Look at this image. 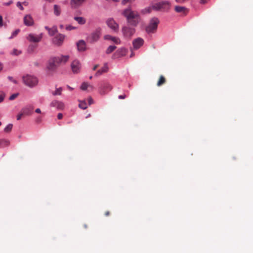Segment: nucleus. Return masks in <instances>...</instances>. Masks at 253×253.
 Masks as SVG:
<instances>
[{
	"instance_id": "obj_1",
	"label": "nucleus",
	"mask_w": 253,
	"mask_h": 253,
	"mask_svg": "<svg viewBox=\"0 0 253 253\" xmlns=\"http://www.w3.org/2000/svg\"><path fill=\"white\" fill-rule=\"evenodd\" d=\"M123 15L126 18L128 25L136 27L139 23L140 17L138 13L135 11H132L130 8H126L123 12Z\"/></svg>"
},
{
	"instance_id": "obj_2",
	"label": "nucleus",
	"mask_w": 253,
	"mask_h": 253,
	"mask_svg": "<svg viewBox=\"0 0 253 253\" xmlns=\"http://www.w3.org/2000/svg\"><path fill=\"white\" fill-rule=\"evenodd\" d=\"M69 55H61L50 58L48 61L47 68L50 71L55 70L60 64H65L69 59Z\"/></svg>"
},
{
	"instance_id": "obj_3",
	"label": "nucleus",
	"mask_w": 253,
	"mask_h": 253,
	"mask_svg": "<svg viewBox=\"0 0 253 253\" xmlns=\"http://www.w3.org/2000/svg\"><path fill=\"white\" fill-rule=\"evenodd\" d=\"M170 5V3L168 1H162L154 4L152 6L145 8L144 10L146 12H151L152 9L156 11L164 10L168 9Z\"/></svg>"
},
{
	"instance_id": "obj_4",
	"label": "nucleus",
	"mask_w": 253,
	"mask_h": 253,
	"mask_svg": "<svg viewBox=\"0 0 253 253\" xmlns=\"http://www.w3.org/2000/svg\"><path fill=\"white\" fill-rule=\"evenodd\" d=\"M22 79L24 84L30 87L36 86L38 83L37 78L32 75H27L24 76Z\"/></svg>"
},
{
	"instance_id": "obj_5",
	"label": "nucleus",
	"mask_w": 253,
	"mask_h": 253,
	"mask_svg": "<svg viewBox=\"0 0 253 253\" xmlns=\"http://www.w3.org/2000/svg\"><path fill=\"white\" fill-rule=\"evenodd\" d=\"M101 28H97L93 32H92L87 38V41L90 43L96 42L101 35Z\"/></svg>"
},
{
	"instance_id": "obj_6",
	"label": "nucleus",
	"mask_w": 253,
	"mask_h": 253,
	"mask_svg": "<svg viewBox=\"0 0 253 253\" xmlns=\"http://www.w3.org/2000/svg\"><path fill=\"white\" fill-rule=\"evenodd\" d=\"M159 20L157 18L154 17L150 20V23L146 27V31L148 33H154L157 30Z\"/></svg>"
},
{
	"instance_id": "obj_7",
	"label": "nucleus",
	"mask_w": 253,
	"mask_h": 253,
	"mask_svg": "<svg viewBox=\"0 0 253 253\" xmlns=\"http://www.w3.org/2000/svg\"><path fill=\"white\" fill-rule=\"evenodd\" d=\"M122 32L125 38L130 39L135 33V30L134 28L124 26L122 28Z\"/></svg>"
},
{
	"instance_id": "obj_8",
	"label": "nucleus",
	"mask_w": 253,
	"mask_h": 253,
	"mask_svg": "<svg viewBox=\"0 0 253 253\" xmlns=\"http://www.w3.org/2000/svg\"><path fill=\"white\" fill-rule=\"evenodd\" d=\"M42 33H41L39 35H35L31 33L28 35L27 39L30 42L38 43L42 40Z\"/></svg>"
},
{
	"instance_id": "obj_9",
	"label": "nucleus",
	"mask_w": 253,
	"mask_h": 253,
	"mask_svg": "<svg viewBox=\"0 0 253 253\" xmlns=\"http://www.w3.org/2000/svg\"><path fill=\"white\" fill-rule=\"evenodd\" d=\"M107 26L115 32L119 31V24L113 18H109L106 21Z\"/></svg>"
},
{
	"instance_id": "obj_10",
	"label": "nucleus",
	"mask_w": 253,
	"mask_h": 253,
	"mask_svg": "<svg viewBox=\"0 0 253 253\" xmlns=\"http://www.w3.org/2000/svg\"><path fill=\"white\" fill-rule=\"evenodd\" d=\"M71 68L72 71L74 74H78L80 72L81 64L79 61L75 60L72 62L71 64Z\"/></svg>"
},
{
	"instance_id": "obj_11",
	"label": "nucleus",
	"mask_w": 253,
	"mask_h": 253,
	"mask_svg": "<svg viewBox=\"0 0 253 253\" xmlns=\"http://www.w3.org/2000/svg\"><path fill=\"white\" fill-rule=\"evenodd\" d=\"M113 89L112 85L108 82L103 83L100 87V93L104 94L106 92L111 91Z\"/></svg>"
},
{
	"instance_id": "obj_12",
	"label": "nucleus",
	"mask_w": 253,
	"mask_h": 253,
	"mask_svg": "<svg viewBox=\"0 0 253 253\" xmlns=\"http://www.w3.org/2000/svg\"><path fill=\"white\" fill-rule=\"evenodd\" d=\"M65 39V36L61 34L57 35L52 40L53 43L57 45L60 46L63 43Z\"/></svg>"
},
{
	"instance_id": "obj_13",
	"label": "nucleus",
	"mask_w": 253,
	"mask_h": 253,
	"mask_svg": "<svg viewBox=\"0 0 253 253\" xmlns=\"http://www.w3.org/2000/svg\"><path fill=\"white\" fill-rule=\"evenodd\" d=\"M144 43V40L141 38H138L133 41L132 44L135 49L139 48Z\"/></svg>"
},
{
	"instance_id": "obj_14",
	"label": "nucleus",
	"mask_w": 253,
	"mask_h": 253,
	"mask_svg": "<svg viewBox=\"0 0 253 253\" xmlns=\"http://www.w3.org/2000/svg\"><path fill=\"white\" fill-rule=\"evenodd\" d=\"M50 105L51 106L55 107L58 110H63L65 107V105L63 102L56 100L53 101Z\"/></svg>"
},
{
	"instance_id": "obj_15",
	"label": "nucleus",
	"mask_w": 253,
	"mask_h": 253,
	"mask_svg": "<svg viewBox=\"0 0 253 253\" xmlns=\"http://www.w3.org/2000/svg\"><path fill=\"white\" fill-rule=\"evenodd\" d=\"M104 39L105 40H110L117 44H119L121 43V40L119 38L113 37L109 35H105L104 36Z\"/></svg>"
},
{
	"instance_id": "obj_16",
	"label": "nucleus",
	"mask_w": 253,
	"mask_h": 253,
	"mask_svg": "<svg viewBox=\"0 0 253 253\" xmlns=\"http://www.w3.org/2000/svg\"><path fill=\"white\" fill-rule=\"evenodd\" d=\"M24 23L25 25L30 26L33 25L34 20L30 15H26L24 18Z\"/></svg>"
},
{
	"instance_id": "obj_17",
	"label": "nucleus",
	"mask_w": 253,
	"mask_h": 253,
	"mask_svg": "<svg viewBox=\"0 0 253 253\" xmlns=\"http://www.w3.org/2000/svg\"><path fill=\"white\" fill-rule=\"evenodd\" d=\"M44 28L48 31V35L50 36H53L58 32L57 28L56 26H54L51 28L45 26Z\"/></svg>"
},
{
	"instance_id": "obj_18",
	"label": "nucleus",
	"mask_w": 253,
	"mask_h": 253,
	"mask_svg": "<svg viewBox=\"0 0 253 253\" xmlns=\"http://www.w3.org/2000/svg\"><path fill=\"white\" fill-rule=\"evenodd\" d=\"M33 109L34 108L32 106H26L22 108L21 111L24 115L29 116L32 114Z\"/></svg>"
},
{
	"instance_id": "obj_19",
	"label": "nucleus",
	"mask_w": 253,
	"mask_h": 253,
	"mask_svg": "<svg viewBox=\"0 0 253 253\" xmlns=\"http://www.w3.org/2000/svg\"><path fill=\"white\" fill-rule=\"evenodd\" d=\"M109 70V68L107 64H105L104 66L100 69L98 70L95 74L96 77H98L103 73H107Z\"/></svg>"
},
{
	"instance_id": "obj_20",
	"label": "nucleus",
	"mask_w": 253,
	"mask_h": 253,
	"mask_svg": "<svg viewBox=\"0 0 253 253\" xmlns=\"http://www.w3.org/2000/svg\"><path fill=\"white\" fill-rule=\"evenodd\" d=\"M84 0H71L70 4L72 8H77L80 6Z\"/></svg>"
},
{
	"instance_id": "obj_21",
	"label": "nucleus",
	"mask_w": 253,
	"mask_h": 253,
	"mask_svg": "<svg viewBox=\"0 0 253 253\" xmlns=\"http://www.w3.org/2000/svg\"><path fill=\"white\" fill-rule=\"evenodd\" d=\"M78 49L80 51H84L86 49L85 42L83 40L80 41L77 44Z\"/></svg>"
},
{
	"instance_id": "obj_22",
	"label": "nucleus",
	"mask_w": 253,
	"mask_h": 253,
	"mask_svg": "<svg viewBox=\"0 0 253 253\" xmlns=\"http://www.w3.org/2000/svg\"><path fill=\"white\" fill-rule=\"evenodd\" d=\"M174 9L176 12L183 14H186L187 12V8L184 6H176Z\"/></svg>"
},
{
	"instance_id": "obj_23",
	"label": "nucleus",
	"mask_w": 253,
	"mask_h": 253,
	"mask_svg": "<svg viewBox=\"0 0 253 253\" xmlns=\"http://www.w3.org/2000/svg\"><path fill=\"white\" fill-rule=\"evenodd\" d=\"M10 145V141L5 139H0V148H3Z\"/></svg>"
},
{
	"instance_id": "obj_24",
	"label": "nucleus",
	"mask_w": 253,
	"mask_h": 253,
	"mask_svg": "<svg viewBox=\"0 0 253 253\" xmlns=\"http://www.w3.org/2000/svg\"><path fill=\"white\" fill-rule=\"evenodd\" d=\"M167 82L166 78L163 76L161 75L160 76L159 79L157 82V85L158 86H160L164 84Z\"/></svg>"
},
{
	"instance_id": "obj_25",
	"label": "nucleus",
	"mask_w": 253,
	"mask_h": 253,
	"mask_svg": "<svg viewBox=\"0 0 253 253\" xmlns=\"http://www.w3.org/2000/svg\"><path fill=\"white\" fill-rule=\"evenodd\" d=\"M74 19L80 25H84L86 22L85 19L83 17L75 16Z\"/></svg>"
},
{
	"instance_id": "obj_26",
	"label": "nucleus",
	"mask_w": 253,
	"mask_h": 253,
	"mask_svg": "<svg viewBox=\"0 0 253 253\" xmlns=\"http://www.w3.org/2000/svg\"><path fill=\"white\" fill-rule=\"evenodd\" d=\"M54 14L56 16H59L61 14V10L60 6L55 4L53 6Z\"/></svg>"
},
{
	"instance_id": "obj_27",
	"label": "nucleus",
	"mask_w": 253,
	"mask_h": 253,
	"mask_svg": "<svg viewBox=\"0 0 253 253\" xmlns=\"http://www.w3.org/2000/svg\"><path fill=\"white\" fill-rule=\"evenodd\" d=\"M117 47L115 45H110L106 50V54H110L112 53L116 49Z\"/></svg>"
},
{
	"instance_id": "obj_28",
	"label": "nucleus",
	"mask_w": 253,
	"mask_h": 253,
	"mask_svg": "<svg viewBox=\"0 0 253 253\" xmlns=\"http://www.w3.org/2000/svg\"><path fill=\"white\" fill-rule=\"evenodd\" d=\"M62 87L57 88L55 91L52 92V94L54 96L60 95L62 93Z\"/></svg>"
},
{
	"instance_id": "obj_29",
	"label": "nucleus",
	"mask_w": 253,
	"mask_h": 253,
	"mask_svg": "<svg viewBox=\"0 0 253 253\" xmlns=\"http://www.w3.org/2000/svg\"><path fill=\"white\" fill-rule=\"evenodd\" d=\"M126 49L121 48L117 51L116 54H118L119 56H123L126 54Z\"/></svg>"
},
{
	"instance_id": "obj_30",
	"label": "nucleus",
	"mask_w": 253,
	"mask_h": 253,
	"mask_svg": "<svg viewBox=\"0 0 253 253\" xmlns=\"http://www.w3.org/2000/svg\"><path fill=\"white\" fill-rule=\"evenodd\" d=\"M79 107L82 109H85L87 108V105L85 101H83L80 102Z\"/></svg>"
},
{
	"instance_id": "obj_31",
	"label": "nucleus",
	"mask_w": 253,
	"mask_h": 253,
	"mask_svg": "<svg viewBox=\"0 0 253 253\" xmlns=\"http://www.w3.org/2000/svg\"><path fill=\"white\" fill-rule=\"evenodd\" d=\"M37 47V45L36 44H30L29 47H28V50L29 52H32L34 51V50Z\"/></svg>"
},
{
	"instance_id": "obj_32",
	"label": "nucleus",
	"mask_w": 253,
	"mask_h": 253,
	"mask_svg": "<svg viewBox=\"0 0 253 253\" xmlns=\"http://www.w3.org/2000/svg\"><path fill=\"white\" fill-rule=\"evenodd\" d=\"M88 84L87 83H83L81 86V89L83 90H85L88 88Z\"/></svg>"
},
{
	"instance_id": "obj_33",
	"label": "nucleus",
	"mask_w": 253,
	"mask_h": 253,
	"mask_svg": "<svg viewBox=\"0 0 253 253\" xmlns=\"http://www.w3.org/2000/svg\"><path fill=\"white\" fill-rule=\"evenodd\" d=\"M12 124H9L4 129V131L6 132H9L12 128Z\"/></svg>"
},
{
	"instance_id": "obj_34",
	"label": "nucleus",
	"mask_w": 253,
	"mask_h": 253,
	"mask_svg": "<svg viewBox=\"0 0 253 253\" xmlns=\"http://www.w3.org/2000/svg\"><path fill=\"white\" fill-rule=\"evenodd\" d=\"M66 30L67 31H71L73 30H75L77 29L76 27L73 26L72 25H67L65 28Z\"/></svg>"
},
{
	"instance_id": "obj_35",
	"label": "nucleus",
	"mask_w": 253,
	"mask_h": 253,
	"mask_svg": "<svg viewBox=\"0 0 253 253\" xmlns=\"http://www.w3.org/2000/svg\"><path fill=\"white\" fill-rule=\"evenodd\" d=\"M20 30L19 29L16 30L13 33H12V35L11 37L9 38V39H12L14 37H15L19 32Z\"/></svg>"
},
{
	"instance_id": "obj_36",
	"label": "nucleus",
	"mask_w": 253,
	"mask_h": 253,
	"mask_svg": "<svg viewBox=\"0 0 253 253\" xmlns=\"http://www.w3.org/2000/svg\"><path fill=\"white\" fill-rule=\"evenodd\" d=\"M21 53V51H18V50L16 49H14L12 51V54L14 55H18Z\"/></svg>"
},
{
	"instance_id": "obj_37",
	"label": "nucleus",
	"mask_w": 253,
	"mask_h": 253,
	"mask_svg": "<svg viewBox=\"0 0 253 253\" xmlns=\"http://www.w3.org/2000/svg\"><path fill=\"white\" fill-rule=\"evenodd\" d=\"M18 93H14V94H12L10 97H9V100H14L15 98H16L17 96H18Z\"/></svg>"
},
{
	"instance_id": "obj_38",
	"label": "nucleus",
	"mask_w": 253,
	"mask_h": 253,
	"mask_svg": "<svg viewBox=\"0 0 253 253\" xmlns=\"http://www.w3.org/2000/svg\"><path fill=\"white\" fill-rule=\"evenodd\" d=\"M4 97V93L2 92H0V103L3 101Z\"/></svg>"
},
{
	"instance_id": "obj_39",
	"label": "nucleus",
	"mask_w": 253,
	"mask_h": 253,
	"mask_svg": "<svg viewBox=\"0 0 253 253\" xmlns=\"http://www.w3.org/2000/svg\"><path fill=\"white\" fill-rule=\"evenodd\" d=\"M7 78L9 81L12 82L13 83L15 84H17V82L15 80L13 79L12 77L8 76Z\"/></svg>"
},
{
	"instance_id": "obj_40",
	"label": "nucleus",
	"mask_w": 253,
	"mask_h": 253,
	"mask_svg": "<svg viewBox=\"0 0 253 253\" xmlns=\"http://www.w3.org/2000/svg\"><path fill=\"white\" fill-rule=\"evenodd\" d=\"M16 5L20 9V10H23L24 9V8L22 6L21 3L20 2H17Z\"/></svg>"
},
{
	"instance_id": "obj_41",
	"label": "nucleus",
	"mask_w": 253,
	"mask_h": 253,
	"mask_svg": "<svg viewBox=\"0 0 253 253\" xmlns=\"http://www.w3.org/2000/svg\"><path fill=\"white\" fill-rule=\"evenodd\" d=\"M24 115L23 114L22 112L21 111V113H19L17 116V120H20L21 119V117L24 116Z\"/></svg>"
},
{
	"instance_id": "obj_42",
	"label": "nucleus",
	"mask_w": 253,
	"mask_h": 253,
	"mask_svg": "<svg viewBox=\"0 0 253 253\" xmlns=\"http://www.w3.org/2000/svg\"><path fill=\"white\" fill-rule=\"evenodd\" d=\"M134 0H123L122 2L123 4H126V3L128 2H131Z\"/></svg>"
},
{
	"instance_id": "obj_43",
	"label": "nucleus",
	"mask_w": 253,
	"mask_h": 253,
	"mask_svg": "<svg viewBox=\"0 0 253 253\" xmlns=\"http://www.w3.org/2000/svg\"><path fill=\"white\" fill-rule=\"evenodd\" d=\"M13 3V1L12 0H9L8 2H4L3 3V5H5V6H9V5H10L11 4H12Z\"/></svg>"
},
{
	"instance_id": "obj_44",
	"label": "nucleus",
	"mask_w": 253,
	"mask_h": 253,
	"mask_svg": "<svg viewBox=\"0 0 253 253\" xmlns=\"http://www.w3.org/2000/svg\"><path fill=\"white\" fill-rule=\"evenodd\" d=\"M3 26V19L2 16L0 15V27Z\"/></svg>"
},
{
	"instance_id": "obj_45",
	"label": "nucleus",
	"mask_w": 253,
	"mask_h": 253,
	"mask_svg": "<svg viewBox=\"0 0 253 253\" xmlns=\"http://www.w3.org/2000/svg\"><path fill=\"white\" fill-rule=\"evenodd\" d=\"M126 97V95L125 94L120 95L118 96V98L120 99H125Z\"/></svg>"
},
{
	"instance_id": "obj_46",
	"label": "nucleus",
	"mask_w": 253,
	"mask_h": 253,
	"mask_svg": "<svg viewBox=\"0 0 253 253\" xmlns=\"http://www.w3.org/2000/svg\"><path fill=\"white\" fill-rule=\"evenodd\" d=\"M88 88H89V90L91 91L94 89V87L93 85L88 84Z\"/></svg>"
},
{
	"instance_id": "obj_47",
	"label": "nucleus",
	"mask_w": 253,
	"mask_h": 253,
	"mask_svg": "<svg viewBox=\"0 0 253 253\" xmlns=\"http://www.w3.org/2000/svg\"><path fill=\"white\" fill-rule=\"evenodd\" d=\"M88 102L89 105L93 103V99H92V98H91V97H89L88 99Z\"/></svg>"
},
{
	"instance_id": "obj_48",
	"label": "nucleus",
	"mask_w": 253,
	"mask_h": 253,
	"mask_svg": "<svg viewBox=\"0 0 253 253\" xmlns=\"http://www.w3.org/2000/svg\"><path fill=\"white\" fill-rule=\"evenodd\" d=\"M42 121V119L40 117H38L36 119V122L37 123H40Z\"/></svg>"
},
{
	"instance_id": "obj_49",
	"label": "nucleus",
	"mask_w": 253,
	"mask_h": 253,
	"mask_svg": "<svg viewBox=\"0 0 253 253\" xmlns=\"http://www.w3.org/2000/svg\"><path fill=\"white\" fill-rule=\"evenodd\" d=\"M57 118L58 119H61L63 118V115L61 113H59L57 115Z\"/></svg>"
},
{
	"instance_id": "obj_50",
	"label": "nucleus",
	"mask_w": 253,
	"mask_h": 253,
	"mask_svg": "<svg viewBox=\"0 0 253 253\" xmlns=\"http://www.w3.org/2000/svg\"><path fill=\"white\" fill-rule=\"evenodd\" d=\"M209 0H200V3L202 4H205L208 2Z\"/></svg>"
},
{
	"instance_id": "obj_51",
	"label": "nucleus",
	"mask_w": 253,
	"mask_h": 253,
	"mask_svg": "<svg viewBox=\"0 0 253 253\" xmlns=\"http://www.w3.org/2000/svg\"><path fill=\"white\" fill-rule=\"evenodd\" d=\"M186 0H175V1L178 3H183Z\"/></svg>"
},
{
	"instance_id": "obj_52",
	"label": "nucleus",
	"mask_w": 253,
	"mask_h": 253,
	"mask_svg": "<svg viewBox=\"0 0 253 253\" xmlns=\"http://www.w3.org/2000/svg\"><path fill=\"white\" fill-rule=\"evenodd\" d=\"M35 112L37 113H41V110H40V109L37 108V109H36Z\"/></svg>"
},
{
	"instance_id": "obj_53",
	"label": "nucleus",
	"mask_w": 253,
	"mask_h": 253,
	"mask_svg": "<svg viewBox=\"0 0 253 253\" xmlns=\"http://www.w3.org/2000/svg\"><path fill=\"white\" fill-rule=\"evenodd\" d=\"M98 67V65H95L94 66V67L92 68V70L93 71H95L96 70V69Z\"/></svg>"
},
{
	"instance_id": "obj_54",
	"label": "nucleus",
	"mask_w": 253,
	"mask_h": 253,
	"mask_svg": "<svg viewBox=\"0 0 253 253\" xmlns=\"http://www.w3.org/2000/svg\"><path fill=\"white\" fill-rule=\"evenodd\" d=\"M110 215V212L109 211H107L105 212V215L108 216Z\"/></svg>"
},
{
	"instance_id": "obj_55",
	"label": "nucleus",
	"mask_w": 253,
	"mask_h": 253,
	"mask_svg": "<svg viewBox=\"0 0 253 253\" xmlns=\"http://www.w3.org/2000/svg\"><path fill=\"white\" fill-rule=\"evenodd\" d=\"M2 69H3V65L1 63H0V72L2 70Z\"/></svg>"
},
{
	"instance_id": "obj_56",
	"label": "nucleus",
	"mask_w": 253,
	"mask_h": 253,
	"mask_svg": "<svg viewBox=\"0 0 253 253\" xmlns=\"http://www.w3.org/2000/svg\"><path fill=\"white\" fill-rule=\"evenodd\" d=\"M67 87H68V88L69 90H72L73 89V88L72 87H70V86H69V85H67Z\"/></svg>"
},
{
	"instance_id": "obj_57",
	"label": "nucleus",
	"mask_w": 253,
	"mask_h": 253,
	"mask_svg": "<svg viewBox=\"0 0 253 253\" xmlns=\"http://www.w3.org/2000/svg\"><path fill=\"white\" fill-rule=\"evenodd\" d=\"M59 27L60 29H63L64 27V26L63 25H60Z\"/></svg>"
},
{
	"instance_id": "obj_58",
	"label": "nucleus",
	"mask_w": 253,
	"mask_h": 253,
	"mask_svg": "<svg viewBox=\"0 0 253 253\" xmlns=\"http://www.w3.org/2000/svg\"><path fill=\"white\" fill-rule=\"evenodd\" d=\"M23 4H24L25 5H27V2H23Z\"/></svg>"
},
{
	"instance_id": "obj_59",
	"label": "nucleus",
	"mask_w": 253,
	"mask_h": 253,
	"mask_svg": "<svg viewBox=\"0 0 253 253\" xmlns=\"http://www.w3.org/2000/svg\"><path fill=\"white\" fill-rule=\"evenodd\" d=\"M133 56V53L132 52V53H131V55H130V57H132Z\"/></svg>"
},
{
	"instance_id": "obj_60",
	"label": "nucleus",
	"mask_w": 253,
	"mask_h": 253,
	"mask_svg": "<svg viewBox=\"0 0 253 253\" xmlns=\"http://www.w3.org/2000/svg\"><path fill=\"white\" fill-rule=\"evenodd\" d=\"M84 228H87V226H86V225L84 224Z\"/></svg>"
},
{
	"instance_id": "obj_61",
	"label": "nucleus",
	"mask_w": 253,
	"mask_h": 253,
	"mask_svg": "<svg viewBox=\"0 0 253 253\" xmlns=\"http://www.w3.org/2000/svg\"><path fill=\"white\" fill-rule=\"evenodd\" d=\"M92 76H90V77H89V79H92Z\"/></svg>"
},
{
	"instance_id": "obj_62",
	"label": "nucleus",
	"mask_w": 253,
	"mask_h": 253,
	"mask_svg": "<svg viewBox=\"0 0 253 253\" xmlns=\"http://www.w3.org/2000/svg\"><path fill=\"white\" fill-rule=\"evenodd\" d=\"M113 1H117L118 0H112Z\"/></svg>"
},
{
	"instance_id": "obj_63",
	"label": "nucleus",
	"mask_w": 253,
	"mask_h": 253,
	"mask_svg": "<svg viewBox=\"0 0 253 253\" xmlns=\"http://www.w3.org/2000/svg\"><path fill=\"white\" fill-rule=\"evenodd\" d=\"M1 122H0V126H1Z\"/></svg>"
}]
</instances>
